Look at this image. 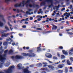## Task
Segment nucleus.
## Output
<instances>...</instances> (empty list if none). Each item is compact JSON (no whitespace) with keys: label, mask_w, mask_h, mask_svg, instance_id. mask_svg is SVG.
<instances>
[{"label":"nucleus","mask_w":73,"mask_h":73,"mask_svg":"<svg viewBox=\"0 0 73 73\" xmlns=\"http://www.w3.org/2000/svg\"><path fill=\"white\" fill-rule=\"evenodd\" d=\"M12 43V42H11V41L10 42H5L3 43V45L5 46V45H8V44H11Z\"/></svg>","instance_id":"16"},{"label":"nucleus","mask_w":73,"mask_h":73,"mask_svg":"<svg viewBox=\"0 0 73 73\" xmlns=\"http://www.w3.org/2000/svg\"><path fill=\"white\" fill-rule=\"evenodd\" d=\"M3 49V46H1L0 48V53H2L4 52V50Z\"/></svg>","instance_id":"23"},{"label":"nucleus","mask_w":73,"mask_h":73,"mask_svg":"<svg viewBox=\"0 0 73 73\" xmlns=\"http://www.w3.org/2000/svg\"><path fill=\"white\" fill-rule=\"evenodd\" d=\"M8 25H9V26H10V29L11 30V31H12V30L13 29V28H12L11 27H12V25H10L9 22L8 23Z\"/></svg>","instance_id":"27"},{"label":"nucleus","mask_w":73,"mask_h":73,"mask_svg":"<svg viewBox=\"0 0 73 73\" xmlns=\"http://www.w3.org/2000/svg\"><path fill=\"white\" fill-rule=\"evenodd\" d=\"M29 23H28V22L27 21H26L25 22V24H28Z\"/></svg>","instance_id":"59"},{"label":"nucleus","mask_w":73,"mask_h":73,"mask_svg":"<svg viewBox=\"0 0 73 73\" xmlns=\"http://www.w3.org/2000/svg\"><path fill=\"white\" fill-rule=\"evenodd\" d=\"M44 65H47V64L46 62H43L42 63Z\"/></svg>","instance_id":"47"},{"label":"nucleus","mask_w":73,"mask_h":73,"mask_svg":"<svg viewBox=\"0 0 73 73\" xmlns=\"http://www.w3.org/2000/svg\"><path fill=\"white\" fill-rule=\"evenodd\" d=\"M60 61H59V62H58L57 63H54V64H52V65H53L54 66H56V64H58L59 63H60Z\"/></svg>","instance_id":"28"},{"label":"nucleus","mask_w":73,"mask_h":73,"mask_svg":"<svg viewBox=\"0 0 73 73\" xmlns=\"http://www.w3.org/2000/svg\"><path fill=\"white\" fill-rule=\"evenodd\" d=\"M47 16H48L47 15H46L45 16H44L43 17L42 16H41V15H38L37 16V17H38V18L39 17H40V18L42 19V17L43 18H45V17H47Z\"/></svg>","instance_id":"18"},{"label":"nucleus","mask_w":73,"mask_h":73,"mask_svg":"<svg viewBox=\"0 0 73 73\" xmlns=\"http://www.w3.org/2000/svg\"><path fill=\"white\" fill-rule=\"evenodd\" d=\"M2 43H3V42H0V46H1V45H2Z\"/></svg>","instance_id":"60"},{"label":"nucleus","mask_w":73,"mask_h":73,"mask_svg":"<svg viewBox=\"0 0 73 73\" xmlns=\"http://www.w3.org/2000/svg\"><path fill=\"white\" fill-rule=\"evenodd\" d=\"M32 2L33 3L32 0H27V1H23L22 2L19 3H17L15 5V7H24L25 5H26V7L29 6V7L32 8H36V7L37 8H38L39 7L38 5H36L35 4H33V5L31 4H29V5H27L28 3H29L30 2Z\"/></svg>","instance_id":"1"},{"label":"nucleus","mask_w":73,"mask_h":73,"mask_svg":"<svg viewBox=\"0 0 73 73\" xmlns=\"http://www.w3.org/2000/svg\"><path fill=\"white\" fill-rule=\"evenodd\" d=\"M37 52H39V51H40L41 50V48L40 47H38L37 48Z\"/></svg>","instance_id":"34"},{"label":"nucleus","mask_w":73,"mask_h":73,"mask_svg":"<svg viewBox=\"0 0 73 73\" xmlns=\"http://www.w3.org/2000/svg\"><path fill=\"white\" fill-rule=\"evenodd\" d=\"M59 5H58V6H56L55 7H54V9L55 10V9H57V8H59Z\"/></svg>","instance_id":"37"},{"label":"nucleus","mask_w":73,"mask_h":73,"mask_svg":"<svg viewBox=\"0 0 73 73\" xmlns=\"http://www.w3.org/2000/svg\"><path fill=\"white\" fill-rule=\"evenodd\" d=\"M65 9V8H63L62 9V11H64Z\"/></svg>","instance_id":"63"},{"label":"nucleus","mask_w":73,"mask_h":73,"mask_svg":"<svg viewBox=\"0 0 73 73\" xmlns=\"http://www.w3.org/2000/svg\"><path fill=\"white\" fill-rule=\"evenodd\" d=\"M56 15H57L58 16H60V13H56Z\"/></svg>","instance_id":"53"},{"label":"nucleus","mask_w":73,"mask_h":73,"mask_svg":"<svg viewBox=\"0 0 73 73\" xmlns=\"http://www.w3.org/2000/svg\"><path fill=\"white\" fill-rule=\"evenodd\" d=\"M17 11L18 13H19L20 12V10L19 9H17Z\"/></svg>","instance_id":"49"},{"label":"nucleus","mask_w":73,"mask_h":73,"mask_svg":"<svg viewBox=\"0 0 73 73\" xmlns=\"http://www.w3.org/2000/svg\"><path fill=\"white\" fill-rule=\"evenodd\" d=\"M33 66H34V65H32L30 66V67H31V68H32L33 67Z\"/></svg>","instance_id":"62"},{"label":"nucleus","mask_w":73,"mask_h":73,"mask_svg":"<svg viewBox=\"0 0 73 73\" xmlns=\"http://www.w3.org/2000/svg\"><path fill=\"white\" fill-rule=\"evenodd\" d=\"M73 7V5H70V7H68V8H70V9H72Z\"/></svg>","instance_id":"38"},{"label":"nucleus","mask_w":73,"mask_h":73,"mask_svg":"<svg viewBox=\"0 0 73 73\" xmlns=\"http://www.w3.org/2000/svg\"><path fill=\"white\" fill-rule=\"evenodd\" d=\"M13 53V51L12 50H10L9 51V54H12Z\"/></svg>","instance_id":"25"},{"label":"nucleus","mask_w":73,"mask_h":73,"mask_svg":"<svg viewBox=\"0 0 73 73\" xmlns=\"http://www.w3.org/2000/svg\"><path fill=\"white\" fill-rule=\"evenodd\" d=\"M11 58L14 61H15L16 60H19V59L24 58L23 57L19 55H16L15 57V56H11Z\"/></svg>","instance_id":"5"},{"label":"nucleus","mask_w":73,"mask_h":73,"mask_svg":"<svg viewBox=\"0 0 73 73\" xmlns=\"http://www.w3.org/2000/svg\"><path fill=\"white\" fill-rule=\"evenodd\" d=\"M58 73H63V70H58L57 71Z\"/></svg>","instance_id":"29"},{"label":"nucleus","mask_w":73,"mask_h":73,"mask_svg":"<svg viewBox=\"0 0 73 73\" xmlns=\"http://www.w3.org/2000/svg\"><path fill=\"white\" fill-rule=\"evenodd\" d=\"M53 59H54V60H57L58 59V58L56 56H54L53 57Z\"/></svg>","instance_id":"36"},{"label":"nucleus","mask_w":73,"mask_h":73,"mask_svg":"<svg viewBox=\"0 0 73 73\" xmlns=\"http://www.w3.org/2000/svg\"><path fill=\"white\" fill-rule=\"evenodd\" d=\"M10 64V62H7L5 64V66L6 67H8L9 66Z\"/></svg>","instance_id":"19"},{"label":"nucleus","mask_w":73,"mask_h":73,"mask_svg":"<svg viewBox=\"0 0 73 73\" xmlns=\"http://www.w3.org/2000/svg\"><path fill=\"white\" fill-rule=\"evenodd\" d=\"M59 49H63V47L62 46H60L59 47Z\"/></svg>","instance_id":"44"},{"label":"nucleus","mask_w":73,"mask_h":73,"mask_svg":"<svg viewBox=\"0 0 73 73\" xmlns=\"http://www.w3.org/2000/svg\"><path fill=\"white\" fill-rule=\"evenodd\" d=\"M37 30H39V31H41L42 30V29L40 28H38L37 29H36Z\"/></svg>","instance_id":"48"},{"label":"nucleus","mask_w":73,"mask_h":73,"mask_svg":"<svg viewBox=\"0 0 73 73\" xmlns=\"http://www.w3.org/2000/svg\"><path fill=\"white\" fill-rule=\"evenodd\" d=\"M41 73H46V72L45 71L42 72Z\"/></svg>","instance_id":"64"},{"label":"nucleus","mask_w":73,"mask_h":73,"mask_svg":"<svg viewBox=\"0 0 73 73\" xmlns=\"http://www.w3.org/2000/svg\"><path fill=\"white\" fill-rule=\"evenodd\" d=\"M5 1L7 3L8 2H9V1H11V0H5Z\"/></svg>","instance_id":"51"},{"label":"nucleus","mask_w":73,"mask_h":73,"mask_svg":"<svg viewBox=\"0 0 73 73\" xmlns=\"http://www.w3.org/2000/svg\"><path fill=\"white\" fill-rule=\"evenodd\" d=\"M18 67L19 69H22V68H24V67H23L22 66V64H19L18 65Z\"/></svg>","instance_id":"20"},{"label":"nucleus","mask_w":73,"mask_h":73,"mask_svg":"<svg viewBox=\"0 0 73 73\" xmlns=\"http://www.w3.org/2000/svg\"><path fill=\"white\" fill-rule=\"evenodd\" d=\"M68 68L67 67H65V73H67L68 72Z\"/></svg>","instance_id":"32"},{"label":"nucleus","mask_w":73,"mask_h":73,"mask_svg":"<svg viewBox=\"0 0 73 73\" xmlns=\"http://www.w3.org/2000/svg\"><path fill=\"white\" fill-rule=\"evenodd\" d=\"M15 45L16 46H19V43L18 42H17L16 44H15Z\"/></svg>","instance_id":"54"},{"label":"nucleus","mask_w":73,"mask_h":73,"mask_svg":"<svg viewBox=\"0 0 73 73\" xmlns=\"http://www.w3.org/2000/svg\"><path fill=\"white\" fill-rule=\"evenodd\" d=\"M3 15L0 14V17H3ZM3 25H4L3 23L0 21V26L3 27Z\"/></svg>","instance_id":"22"},{"label":"nucleus","mask_w":73,"mask_h":73,"mask_svg":"<svg viewBox=\"0 0 73 73\" xmlns=\"http://www.w3.org/2000/svg\"><path fill=\"white\" fill-rule=\"evenodd\" d=\"M52 25L53 26V27L52 28V30H56V29H57V26L54 25Z\"/></svg>","instance_id":"17"},{"label":"nucleus","mask_w":73,"mask_h":73,"mask_svg":"<svg viewBox=\"0 0 73 73\" xmlns=\"http://www.w3.org/2000/svg\"><path fill=\"white\" fill-rule=\"evenodd\" d=\"M5 29H7V31H9V28H8V27L7 26H5Z\"/></svg>","instance_id":"39"},{"label":"nucleus","mask_w":73,"mask_h":73,"mask_svg":"<svg viewBox=\"0 0 73 73\" xmlns=\"http://www.w3.org/2000/svg\"><path fill=\"white\" fill-rule=\"evenodd\" d=\"M39 11L40 12V13H41V14H42V13H43V12H42V11H42V9H40L39 10Z\"/></svg>","instance_id":"42"},{"label":"nucleus","mask_w":73,"mask_h":73,"mask_svg":"<svg viewBox=\"0 0 73 73\" xmlns=\"http://www.w3.org/2000/svg\"><path fill=\"white\" fill-rule=\"evenodd\" d=\"M37 66H42V64L41 63H39L36 65Z\"/></svg>","instance_id":"35"},{"label":"nucleus","mask_w":73,"mask_h":73,"mask_svg":"<svg viewBox=\"0 0 73 73\" xmlns=\"http://www.w3.org/2000/svg\"><path fill=\"white\" fill-rule=\"evenodd\" d=\"M3 67V63H0V68ZM15 68V66H13L9 68L7 70H5L4 72H0V73H12L13 72V69Z\"/></svg>","instance_id":"2"},{"label":"nucleus","mask_w":73,"mask_h":73,"mask_svg":"<svg viewBox=\"0 0 73 73\" xmlns=\"http://www.w3.org/2000/svg\"><path fill=\"white\" fill-rule=\"evenodd\" d=\"M19 36H20L21 37V36H23L22 34H19Z\"/></svg>","instance_id":"55"},{"label":"nucleus","mask_w":73,"mask_h":73,"mask_svg":"<svg viewBox=\"0 0 73 73\" xmlns=\"http://www.w3.org/2000/svg\"><path fill=\"white\" fill-rule=\"evenodd\" d=\"M8 50H7L5 51L4 52L5 54L3 55L0 54V61H1L2 62H4L5 61V59H6L5 58L6 57L7 53V52H8Z\"/></svg>","instance_id":"3"},{"label":"nucleus","mask_w":73,"mask_h":73,"mask_svg":"<svg viewBox=\"0 0 73 73\" xmlns=\"http://www.w3.org/2000/svg\"><path fill=\"white\" fill-rule=\"evenodd\" d=\"M33 17H31L30 18V20H33Z\"/></svg>","instance_id":"52"},{"label":"nucleus","mask_w":73,"mask_h":73,"mask_svg":"<svg viewBox=\"0 0 73 73\" xmlns=\"http://www.w3.org/2000/svg\"><path fill=\"white\" fill-rule=\"evenodd\" d=\"M66 61V60L65 59L63 60H62V62L64 63V62H65Z\"/></svg>","instance_id":"46"},{"label":"nucleus","mask_w":73,"mask_h":73,"mask_svg":"<svg viewBox=\"0 0 73 73\" xmlns=\"http://www.w3.org/2000/svg\"><path fill=\"white\" fill-rule=\"evenodd\" d=\"M57 55L58 57H60V53L59 52L57 53Z\"/></svg>","instance_id":"45"},{"label":"nucleus","mask_w":73,"mask_h":73,"mask_svg":"<svg viewBox=\"0 0 73 73\" xmlns=\"http://www.w3.org/2000/svg\"><path fill=\"white\" fill-rule=\"evenodd\" d=\"M22 27L23 28H26V26L25 25H24L22 26Z\"/></svg>","instance_id":"56"},{"label":"nucleus","mask_w":73,"mask_h":73,"mask_svg":"<svg viewBox=\"0 0 73 73\" xmlns=\"http://www.w3.org/2000/svg\"><path fill=\"white\" fill-rule=\"evenodd\" d=\"M62 52L64 54H65V55H68V52L66 51L63 50H62Z\"/></svg>","instance_id":"21"},{"label":"nucleus","mask_w":73,"mask_h":73,"mask_svg":"<svg viewBox=\"0 0 73 73\" xmlns=\"http://www.w3.org/2000/svg\"><path fill=\"white\" fill-rule=\"evenodd\" d=\"M67 63L68 65H71V63L70 62V61L69 60H68L67 61Z\"/></svg>","instance_id":"30"},{"label":"nucleus","mask_w":73,"mask_h":73,"mask_svg":"<svg viewBox=\"0 0 73 73\" xmlns=\"http://www.w3.org/2000/svg\"><path fill=\"white\" fill-rule=\"evenodd\" d=\"M15 42H13L12 43V45H13V46H15Z\"/></svg>","instance_id":"50"},{"label":"nucleus","mask_w":73,"mask_h":73,"mask_svg":"<svg viewBox=\"0 0 73 73\" xmlns=\"http://www.w3.org/2000/svg\"><path fill=\"white\" fill-rule=\"evenodd\" d=\"M25 21H29V19L27 18L25 20V19H23L20 22V23H23V22L24 21H25Z\"/></svg>","instance_id":"24"},{"label":"nucleus","mask_w":73,"mask_h":73,"mask_svg":"<svg viewBox=\"0 0 73 73\" xmlns=\"http://www.w3.org/2000/svg\"><path fill=\"white\" fill-rule=\"evenodd\" d=\"M46 60H47V61H48V62H49V63H50V64H52V63H53V62H51L48 60V59Z\"/></svg>","instance_id":"40"},{"label":"nucleus","mask_w":73,"mask_h":73,"mask_svg":"<svg viewBox=\"0 0 73 73\" xmlns=\"http://www.w3.org/2000/svg\"><path fill=\"white\" fill-rule=\"evenodd\" d=\"M68 34H69V35H72V33H70V32H69L68 33Z\"/></svg>","instance_id":"61"},{"label":"nucleus","mask_w":73,"mask_h":73,"mask_svg":"<svg viewBox=\"0 0 73 73\" xmlns=\"http://www.w3.org/2000/svg\"><path fill=\"white\" fill-rule=\"evenodd\" d=\"M10 37H10L7 38L6 39V41H9V40H11V41H10V42L11 41V42H12V41H13V40H12V38H13V35H11L10 36Z\"/></svg>","instance_id":"9"},{"label":"nucleus","mask_w":73,"mask_h":73,"mask_svg":"<svg viewBox=\"0 0 73 73\" xmlns=\"http://www.w3.org/2000/svg\"><path fill=\"white\" fill-rule=\"evenodd\" d=\"M64 66V64H60L58 66L57 68H60V69H61Z\"/></svg>","instance_id":"14"},{"label":"nucleus","mask_w":73,"mask_h":73,"mask_svg":"<svg viewBox=\"0 0 73 73\" xmlns=\"http://www.w3.org/2000/svg\"><path fill=\"white\" fill-rule=\"evenodd\" d=\"M26 49H27V50H28L29 49V47H26Z\"/></svg>","instance_id":"58"},{"label":"nucleus","mask_w":73,"mask_h":73,"mask_svg":"<svg viewBox=\"0 0 73 73\" xmlns=\"http://www.w3.org/2000/svg\"><path fill=\"white\" fill-rule=\"evenodd\" d=\"M69 16L70 15H67L66 17H65V19H68V17H69Z\"/></svg>","instance_id":"43"},{"label":"nucleus","mask_w":73,"mask_h":73,"mask_svg":"<svg viewBox=\"0 0 73 73\" xmlns=\"http://www.w3.org/2000/svg\"><path fill=\"white\" fill-rule=\"evenodd\" d=\"M7 31V30H2L1 31V32L2 35L1 37H7L9 35V33L7 34L4 33L5 32H6Z\"/></svg>","instance_id":"6"},{"label":"nucleus","mask_w":73,"mask_h":73,"mask_svg":"<svg viewBox=\"0 0 73 73\" xmlns=\"http://www.w3.org/2000/svg\"><path fill=\"white\" fill-rule=\"evenodd\" d=\"M45 56L48 58H52V55L51 54L49 53H46L45 54Z\"/></svg>","instance_id":"12"},{"label":"nucleus","mask_w":73,"mask_h":73,"mask_svg":"<svg viewBox=\"0 0 73 73\" xmlns=\"http://www.w3.org/2000/svg\"><path fill=\"white\" fill-rule=\"evenodd\" d=\"M72 52H73V48H71L68 52L69 54L70 55H72L73 53Z\"/></svg>","instance_id":"13"},{"label":"nucleus","mask_w":73,"mask_h":73,"mask_svg":"<svg viewBox=\"0 0 73 73\" xmlns=\"http://www.w3.org/2000/svg\"><path fill=\"white\" fill-rule=\"evenodd\" d=\"M40 70H42L43 71H47L48 72H50V70H49L47 68H42Z\"/></svg>","instance_id":"11"},{"label":"nucleus","mask_w":73,"mask_h":73,"mask_svg":"<svg viewBox=\"0 0 73 73\" xmlns=\"http://www.w3.org/2000/svg\"><path fill=\"white\" fill-rule=\"evenodd\" d=\"M28 68H29V67H27L25 69L23 70V72L24 73H31V71H28Z\"/></svg>","instance_id":"8"},{"label":"nucleus","mask_w":73,"mask_h":73,"mask_svg":"<svg viewBox=\"0 0 73 73\" xmlns=\"http://www.w3.org/2000/svg\"><path fill=\"white\" fill-rule=\"evenodd\" d=\"M32 50H30L28 51V52H29V54L22 53L21 54L22 56H29V57H35L36 55L33 53H32Z\"/></svg>","instance_id":"4"},{"label":"nucleus","mask_w":73,"mask_h":73,"mask_svg":"<svg viewBox=\"0 0 73 73\" xmlns=\"http://www.w3.org/2000/svg\"><path fill=\"white\" fill-rule=\"evenodd\" d=\"M69 15L70 16V13H66L64 14V16H67Z\"/></svg>","instance_id":"26"},{"label":"nucleus","mask_w":73,"mask_h":73,"mask_svg":"<svg viewBox=\"0 0 73 73\" xmlns=\"http://www.w3.org/2000/svg\"><path fill=\"white\" fill-rule=\"evenodd\" d=\"M62 20V19L61 18H60V19H59L58 20V21H61Z\"/></svg>","instance_id":"57"},{"label":"nucleus","mask_w":73,"mask_h":73,"mask_svg":"<svg viewBox=\"0 0 73 73\" xmlns=\"http://www.w3.org/2000/svg\"><path fill=\"white\" fill-rule=\"evenodd\" d=\"M47 66H48V68H49L51 69V70H54V66L50 65H48Z\"/></svg>","instance_id":"15"},{"label":"nucleus","mask_w":73,"mask_h":73,"mask_svg":"<svg viewBox=\"0 0 73 73\" xmlns=\"http://www.w3.org/2000/svg\"><path fill=\"white\" fill-rule=\"evenodd\" d=\"M32 10L31 9H29L28 10V11L26 12V13L27 15H33V13L32 12L31 13V12H32Z\"/></svg>","instance_id":"7"},{"label":"nucleus","mask_w":73,"mask_h":73,"mask_svg":"<svg viewBox=\"0 0 73 73\" xmlns=\"http://www.w3.org/2000/svg\"><path fill=\"white\" fill-rule=\"evenodd\" d=\"M44 4H45V2H43L41 3L40 5L41 6H42V5H44Z\"/></svg>","instance_id":"33"},{"label":"nucleus","mask_w":73,"mask_h":73,"mask_svg":"<svg viewBox=\"0 0 73 73\" xmlns=\"http://www.w3.org/2000/svg\"><path fill=\"white\" fill-rule=\"evenodd\" d=\"M70 60L72 61H73V57H70Z\"/></svg>","instance_id":"41"},{"label":"nucleus","mask_w":73,"mask_h":73,"mask_svg":"<svg viewBox=\"0 0 73 73\" xmlns=\"http://www.w3.org/2000/svg\"><path fill=\"white\" fill-rule=\"evenodd\" d=\"M61 58L62 59H65V56L63 55H62L61 56Z\"/></svg>","instance_id":"31"},{"label":"nucleus","mask_w":73,"mask_h":73,"mask_svg":"<svg viewBox=\"0 0 73 73\" xmlns=\"http://www.w3.org/2000/svg\"><path fill=\"white\" fill-rule=\"evenodd\" d=\"M46 1L48 2V3H51V5H49L48 6L49 8H50L51 7H52L53 6V0H46Z\"/></svg>","instance_id":"10"}]
</instances>
